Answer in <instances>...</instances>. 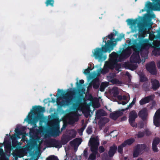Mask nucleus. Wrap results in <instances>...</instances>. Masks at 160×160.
Instances as JSON below:
<instances>
[{
	"label": "nucleus",
	"instance_id": "nucleus-29",
	"mask_svg": "<svg viewBox=\"0 0 160 160\" xmlns=\"http://www.w3.org/2000/svg\"><path fill=\"white\" fill-rule=\"evenodd\" d=\"M114 64L109 60V62H106L104 66L109 70V69H111L113 67V65Z\"/></svg>",
	"mask_w": 160,
	"mask_h": 160
},
{
	"label": "nucleus",
	"instance_id": "nucleus-60",
	"mask_svg": "<svg viewBox=\"0 0 160 160\" xmlns=\"http://www.w3.org/2000/svg\"><path fill=\"white\" fill-rule=\"evenodd\" d=\"M78 121V119H77V120L76 119L75 120L74 119H70L69 121V122H70V124H74L75 122V121Z\"/></svg>",
	"mask_w": 160,
	"mask_h": 160
},
{
	"label": "nucleus",
	"instance_id": "nucleus-2",
	"mask_svg": "<svg viewBox=\"0 0 160 160\" xmlns=\"http://www.w3.org/2000/svg\"><path fill=\"white\" fill-rule=\"evenodd\" d=\"M114 33H111L106 37V38H103V42L105 43L104 45L101 48H97L94 50L93 53V56L95 59H98L99 61H103L107 58L106 55L104 53H106L108 51L110 52L113 49V47L116 45L114 43V38L113 37L117 35V32L116 31L114 30Z\"/></svg>",
	"mask_w": 160,
	"mask_h": 160
},
{
	"label": "nucleus",
	"instance_id": "nucleus-20",
	"mask_svg": "<svg viewBox=\"0 0 160 160\" xmlns=\"http://www.w3.org/2000/svg\"><path fill=\"white\" fill-rule=\"evenodd\" d=\"M155 3L153 6V9L155 11H160V1L158 0H152Z\"/></svg>",
	"mask_w": 160,
	"mask_h": 160
},
{
	"label": "nucleus",
	"instance_id": "nucleus-44",
	"mask_svg": "<svg viewBox=\"0 0 160 160\" xmlns=\"http://www.w3.org/2000/svg\"><path fill=\"white\" fill-rule=\"evenodd\" d=\"M92 68L90 67H88V68L85 69L84 73L85 74H88L90 73V71L92 70Z\"/></svg>",
	"mask_w": 160,
	"mask_h": 160
},
{
	"label": "nucleus",
	"instance_id": "nucleus-14",
	"mask_svg": "<svg viewBox=\"0 0 160 160\" xmlns=\"http://www.w3.org/2000/svg\"><path fill=\"white\" fill-rule=\"evenodd\" d=\"M124 111H122V109L111 112L110 114L109 117L110 118L113 120H116L119 117L122 116L123 114V112Z\"/></svg>",
	"mask_w": 160,
	"mask_h": 160
},
{
	"label": "nucleus",
	"instance_id": "nucleus-32",
	"mask_svg": "<svg viewBox=\"0 0 160 160\" xmlns=\"http://www.w3.org/2000/svg\"><path fill=\"white\" fill-rule=\"evenodd\" d=\"M125 147L124 145H122V143L120 145L118 146L117 149L118 152L122 154L123 152V148Z\"/></svg>",
	"mask_w": 160,
	"mask_h": 160
},
{
	"label": "nucleus",
	"instance_id": "nucleus-64",
	"mask_svg": "<svg viewBox=\"0 0 160 160\" xmlns=\"http://www.w3.org/2000/svg\"><path fill=\"white\" fill-rule=\"evenodd\" d=\"M118 98V99L119 100H122V98L121 95H118V96L117 97Z\"/></svg>",
	"mask_w": 160,
	"mask_h": 160
},
{
	"label": "nucleus",
	"instance_id": "nucleus-37",
	"mask_svg": "<svg viewBox=\"0 0 160 160\" xmlns=\"http://www.w3.org/2000/svg\"><path fill=\"white\" fill-rule=\"evenodd\" d=\"M145 133L144 131H139L138 133L136 135V136L138 138H140L143 137Z\"/></svg>",
	"mask_w": 160,
	"mask_h": 160
},
{
	"label": "nucleus",
	"instance_id": "nucleus-31",
	"mask_svg": "<svg viewBox=\"0 0 160 160\" xmlns=\"http://www.w3.org/2000/svg\"><path fill=\"white\" fill-rule=\"evenodd\" d=\"M109 121V119L106 117L101 118L100 120V123L102 124H104Z\"/></svg>",
	"mask_w": 160,
	"mask_h": 160
},
{
	"label": "nucleus",
	"instance_id": "nucleus-34",
	"mask_svg": "<svg viewBox=\"0 0 160 160\" xmlns=\"http://www.w3.org/2000/svg\"><path fill=\"white\" fill-rule=\"evenodd\" d=\"M104 111L102 110H100L97 111L96 112V115L97 117H100L101 116H105L103 113V112Z\"/></svg>",
	"mask_w": 160,
	"mask_h": 160
},
{
	"label": "nucleus",
	"instance_id": "nucleus-53",
	"mask_svg": "<svg viewBox=\"0 0 160 160\" xmlns=\"http://www.w3.org/2000/svg\"><path fill=\"white\" fill-rule=\"evenodd\" d=\"M144 132L145 133V134L147 136H149L151 134V132L148 129L145 130Z\"/></svg>",
	"mask_w": 160,
	"mask_h": 160
},
{
	"label": "nucleus",
	"instance_id": "nucleus-11",
	"mask_svg": "<svg viewBox=\"0 0 160 160\" xmlns=\"http://www.w3.org/2000/svg\"><path fill=\"white\" fill-rule=\"evenodd\" d=\"M119 53H117L114 52H112L109 55L110 61L113 64H115L118 62H120Z\"/></svg>",
	"mask_w": 160,
	"mask_h": 160
},
{
	"label": "nucleus",
	"instance_id": "nucleus-27",
	"mask_svg": "<svg viewBox=\"0 0 160 160\" xmlns=\"http://www.w3.org/2000/svg\"><path fill=\"white\" fill-rule=\"evenodd\" d=\"M112 93L113 97L115 98L117 97L119 92L118 88L117 87H113L112 88Z\"/></svg>",
	"mask_w": 160,
	"mask_h": 160
},
{
	"label": "nucleus",
	"instance_id": "nucleus-12",
	"mask_svg": "<svg viewBox=\"0 0 160 160\" xmlns=\"http://www.w3.org/2000/svg\"><path fill=\"white\" fill-rule=\"evenodd\" d=\"M155 97V96L153 94L145 97L144 98H142L139 101V104L141 105H143L145 104L148 103L150 101H152Z\"/></svg>",
	"mask_w": 160,
	"mask_h": 160
},
{
	"label": "nucleus",
	"instance_id": "nucleus-50",
	"mask_svg": "<svg viewBox=\"0 0 160 160\" xmlns=\"http://www.w3.org/2000/svg\"><path fill=\"white\" fill-rule=\"evenodd\" d=\"M124 37V34H120L118 37L117 38L115 39V40L116 41H120Z\"/></svg>",
	"mask_w": 160,
	"mask_h": 160
},
{
	"label": "nucleus",
	"instance_id": "nucleus-7",
	"mask_svg": "<svg viewBox=\"0 0 160 160\" xmlns=\"http://www.w3.org/2000/svg\"><path fill=\"white\" fill-rule=\"evenodd\" d=\"M91 147V151L92 152L99 153L98 152L99 142L95 138H93L89 141Z\"/></svg>",
	"mask_w": 160,
	"mask_h": 160
},
{
	"label": "nucleus",
	"instance_id": "nucleus-28",
	"mask_svg": "<svg viewBox=\"0 0 160 160\" xmlns=\"http://www.w3.org/2000/svg\"><path fill=\"white\" fill-rule=\"evenodd\" d=\"M54 3V0H46L45 2V4L47 7L49 6H50L52 7H53Z\"/></svg>",
	"mask_w": 160,
	"mask_h": 160
},
{
	"label": "nucleus",
	"instance_id": "nucleus-33",
	"mask_svg": "<svg viewBox=\"0 0 160 160\" xmlns=\"http://www.w3.org/2000/svg\"><path fill=\"white\" fill-rule=\"evenodd\" d=\"M107 86V85L106 83L102 82L100 86L99 89V90L102 92H103L104 91L105 88Z\"/></svg>",
	"mask_w": 160,
	"mask_h": 160
},
{
	"label": "nucleus",
	"instance_id": "nucleus-18",
	"mask_svg": "<svg viewBox=\"0 0 160 160\" xmlns=\"http://www.w3.org/2000/svg\"><path fill=\"white\" fill-rule=\"evenodd\" d=\"M117 146L115 144H113L112 146L109 148V150L108 152V154L109 157H112L117 151Z\"/></svg>",
	"mask_w": 160,
	"mask_h": 160
},
{
	"label": "nucleus",
	"instance_id": "nucleus-4",
	"mask_svg": "<svg viewBox=\"0 0 160 160\" xmlns=\"http://www.w3.org/2000/svg\"><path fill=\"white\" fill-rule=\"evenodd\" d=\"M121 48L119 51V61L122 62L129 57L131 53V48L128 47L124 49V48Z\"/></svg>",
	"mask_w": 160,
	"mask_h": 160
},
{
	"label": "nucleus",
	"instance_id": "nucleus-9",
	"mask_svg": "<svg viewBox=\"0 0 160 160\" xmlns=\"http://www.w3.org/2000/svg\"><path fill=\"white\" fill-rule=\"evenodd\" d=\"M134 51L130 58V61L132 63H138L140 60L139 52L134 48H132Z\"/></svg>",
	"mask_w": 160,
	"mask_h": 160
},
{
	"label": "nucleus",
	"instance_id": "nucleus-51",
	"mask_svg": "<svg viewBox=\"0 0 160 160\" xmlns=\"http://www.w3.org/2000/svg\"><path fill=\"white\" fill-rule=\"evenodd\" d=\"M124 37V34H120L118 37L117 38L115 39V40L116 41H120Z\"/></svg>",
	"mask_w": 160,
	"mask_h": 160
},
{
	"label": "nucleus",
	"instance_id": "nucleus-23",
	"mask_svg": "<svg viewBox=\"0 0 160 160\" xmlns=\"http://www.w3.org/2000/svg\"><path fill=\"white\" fill-rule=\"evenodd\" d=\"M137 20H133L131 19H128L126 20L128 24L131 26H135L137 23Z\"/></svg>",
	"mask_w": 160,
	"mask_h": 160
},
{
	"label": "nucleus",
	"instance_id": "nucleus-26",
	"mask_svg": "<svg viewBox=\"0 0 160 160\" xmlns=\"http://www.w3.org/2000/svg\"><path fill=\"white\" fill-rule=\"evenodd\" d=\"M140 153H141L140 152L138 148L136 146L133 151V157L134 158L137 157Z\"/></svg>",
	"mask_w": 160,
	"mask_h": 160
},
{
	"label": "nucleus",
	"instance_id": "nucleus-30",
	"mask_svg": "<svg viewBox=\"0 0 160 160\" xmlns=\"http://www.w3.org/2000/svg\"><path fill=\"white\" fill-rule=\"evenodd\" d=\"M96 82V79H93L92 81L93 88L95 89L98 88L99 86V83H97Z\"/></svg>",
	"mask_w": 160,
	"mask_h": 160
},
{
	"label": "nucleus",
	"instance_id": "nucleus-62",
	"mask_svg": "<svg viewBox=\"0 0 160 160\" xmlns=\"http://www.w3.org/2000/svg\"><path fill=\"white\" fill-rule=\"evenodd\" d=\"M144 126V124L143 122H141L139 124V128H143Z\"/></svg>",
	"mask_w": 160,
	"mask_h": 160
},
{
	"label": "nucleus",
	"instance_id": "nucleus-19",
	"mask_svg": "<svg viewBox=\"0 0 160 160\" xmlns=\"http://www.w3.org/2000/svg\"><path fill=\"white\" fill-rule=\"evenodd\" d=\"M152 83V88L155 91L158 89L160 87L159 82L156 79H152L151 80Z\"/></svg>",
	"mask_w": 160,
	"mask_h": 160
},
{
	"label": "nucleus",
	"instance_id": "nucleus-48",
	"mask_svg": "<svg viewBox=\"0 0 160 160\" xmlns=\"http://www.w3.org/2000/svg\"><path fill=\"white\" fill-rule=\"evenodd\" d=\"M82 98H81L79 97L78 99V100L77 101V104L76 105V107L78 106V105H79L80 104H82Z\"/></svg>",
	"mask_w": 160,
	"mask_h": 160
},
{
	"label": "nucleus",
	"instance_id": "nucleus-3",
	"mask_svg": "<svg viewBox=\"0 0 160 160\" xmlns=\"http://www.w3.org/2000/svg\"><path fill=\"white\" fill-rule=\"evenodd\" d=\"M73 92L70 91L66 93H65L62 90L58 89L57 95L58 97L61 95L62 96L63 98L66 99L65 101H62L61 102L58 99H57L56 101L57 104L58 105L61 106L68 105L70 104L71 101L70 98H72Z\"/></svg>",
	"mask_w": 160,
	"mask_h": 160
},
{
	"label": "nucleus",
	"instance_id": "nucleus-43",
	"mask_svg": "<svg viewBox=\"0 0 160 160\" xmlns=\"http://www.w3.org/2000/svg\"><path fill=\"white\" fill-rule=\"evenodd\" d=\"M60 133L59 131V127H58V128H57L53 132V135L55 136H59V133Z\"/></svg>",
	"mask_w": 160,
	"mask_h": 160
},
{
	"label": "nucleus",
	"instance_id": "nucleus-54",
	"mask_svg": "<svg viewBox=\"0 0 160 160\" xmlns=\"http://www.w3.org/2000/svg\"><path fill=\"white\" fill-rule=\"evenodd\" d=\"M145 6L147 7L148 9H150L152 6V3L149 2L148 3L146 4Z\"/></svg>",
	"mask_w": 160,
	"mask_h": 160
},
{
	"label": "nucleus",
	"instance_id": "nucleus-39",
	"mask_svg": "<svg viewBox=\"0 0 160 160\" xmlns=\"http://www.w3.org/2000/svg\"><path fill=\"white\" fill-rule=\"evenodd\" d=\"M46 160H59L57 157L55 156H50L47 158Z\"/></svg>",
	"mask_w": 160,
	"mask_h": 160
},
{
	"label": "nucleus",
	"instance_id": "nucleus-38",
	"mask_svg": "<svg viewBox=\"0 0 160 160\" xmlns=\"http://www.w3.org/2000/svg\"><path fill=\"white\" fill-rule=\"evenodd\" d=\"M160 142V140L159 138H156L152 142V144L158 145Z\"/></svg>",
	"mask_w": 160,
	"mask_h": 160
},
{
	"label": "nucleus",
	"instance_id": "nucleus-45",
	"mask_svg": "<svg viewBox=\"0 0 160 160\" xmlns=\"http://www.w3.org/2000/svg\"><path fill=\"white\" fill-rule=\"evenodd\" d=\"M82 121L83 122L82 124V127L80 129V131L82 132L84 130L87 126L86 124H84V120H82Z\"/></svg>",
	"mask_w": 160,
	"mask_h": 160
},
{
	"label": "nucleus",
	"instance_id": "nucleus-41",
	"mask_svg": "<svg viewBox=\"0 0 160 160\" xmlns=\"http://www.w3.org/2000/svg\"><path fill=\"white\" fill-rule=\"evenodd\" d=\"M84 80L82 79L80 80H79V83H78V81H77L76 83L77 87L79 88L82 86V85L84 83Z\"/></svg>",
	"mask_w": 160,
	"mask_h": 160
},
{
	"label": "nucleus",
	"instance_id": "nucleus-55",
	"mask_svg": "<svg viewBox=\"0 0 160 160\" xmlns=\"http://www.w3.org/2000/svg\"><path fill=\"white\" fill-rule=\"evenodd\" d=\"M52 122L56 124H58L59 123V121H58V118H54L52 121Z\"/></svg>",
	"mask_w": 160,
	"mask_h": 160
},
{
	"label": "nucleus",
	"instance_id": "nucleus-56",
	"mask_svg": "<svg viewBox=\"0 0 160 160\" xmlns=\"http://www.w3.org/2000/svg\"><path fill=\"white\" fill-rule=\"evenodd\" d=\"M142 88L144 89H145V91H148L149 90V88L148 86V85L147 84H144L142 85Z\"/></svg>",
	"mask_w": 160,
	"mask_h": 160
},
{
	"label": "nucleus",
	"instance_id": "nucleus-13",
	"mask_svg": "<svg viewBox=\"0 0 160 160\" xmlns=\"http://www.w3.org/2000/svg\"><path fill=\"white\" fill-rule=\"evenodd\" d=\"M153 123L157 127L160 126V108L155 112L153 117Z\"/></svg>",
	"mask_w": 160,
	"mask_h": 160
},
{
	"label": "nucleus",
	"instance_id": "nucleus-16",
	"mask_svg": "<svg viewBox=\"0 0 160 160\" xmlns=\"http://www.w3.org/2000/svg\"><path fill=\"white\" fill-rule=\"evenodd\" d=\"M138 115L143 121L146 120L148 116V112L146 108H143L140 110L138 112Z\"/></svg>",
	"mask_w": 160,
	"mask_h": 160
},
{
	"label": "nucleus",
	"instance_id": "nucleus-59",
	"mask_svg": "<svg viewBox=\"0 0 160 160\" xmlns=\"http://www.w3.org/2000/svg\"><path fill=\"white\" fill-rule=\"evenodd\" d=\"M152 101V102L151 103V105L155 108L156 105V101L153 99L152 101Z\"/></svg>",
	"mask_w": 160,
	"mask_h": 160
},
{
	"label": "nucleus",
	"instance_id": "nucleus-15",
	"mask_svg": "<svg viewBox=\"0 0 160 160\" xmlns=\"http://www.w3.org/2000/svg\"><path fill=\"white\" fill-rule=\"evenodd\" d=\"M45 111L44 107L40 106H35L33 107V110H31V112H32L34 114H40L41 113H42Z\"/></svg>",
	"mask_w": 160,
	"mask_h": 160
},
{
	"label": "nucleus",
	"instance_id": "nucleus-1",
	"mask_svg": "<svg viewBox=\"0 0 160 160\" xmlns=\"http://www.w3.org/2000/svg\"><path fill=\"white\" fill-rule=\"evenodd\" d=\"M152 23H150L147 21H144L138 24V38L140 39L138 42L136 40L133 41L132 44L131 45L132 48H134L137 50L142 52L147 49L149 45V42L147 39H143L145 37L147 29L150 30L152 28Z\"/></svg>",
	"mask_w": 160,
	"mask_h": 160
},
{
	"label": "nucleus",
	"instance_id": "nucleus-5",
	"mask_svg": "<svg viewBox=\"0 0 160 160\" xmlns=\"http://www.w3.org/2000/svg\"><path fill=\"white\" fill-rule=\"evenodd\" d=\"M138 116L136 112L133 110L129 112L128 121L130 125L133 127H137V124L135 122V119Z\"/></svg>",
	"mask_w": 160,
	"mask_h": 160
},
{
	"label": "nucleus",
	"instance_id": "nucleus-8",
	"mask_svg": "<svg viewBox=\"0 0 160 160\" xmlns=\"http://www.w3.org/2000/svg\"><path fill=\"white\" fill-rule=\"evenodd\" d=\"M47 145L48 147H55L57 148H60L62 147V144L61 141L56 140L55 139H52L48 142Z\"/></svg>",
	"mask_w": 160,
	"mask_h": 160
},
{
	"label": "nucleus",
	"instance_id": "nucleus-42",
	"mask_svg": "<svg viewBox=\"0 0 160 160\" xmlns=\"http://www.w3.org/2000/svg\"><path fill=\"white\" fill-rule=\"evenodd\" d=\"M148 80V79L144 75H142L140 76V81L141 82H144Z\"/></svg>",
	"mask_w": 160,
	"mask_h": 160
},
{
	"label": "nucleus",
	"instance_id": "nucleus-58",
	"mask_svg": "<svg viewBox=\"0 0 160 160\" xmlns=\"http://www.w3.org/2000/svg\"><path fill=\"white\" fill-rule=\"evenodd\" d=\"M15 132L17 134L18 136L21 135L20 130L18 129H15Z\"/></svg>",
	"mask_w": 160,
	"mask_h": 160
},
{
	"label": "nucleus",
	"instance_id": "nucleus-40",
	"mask_svg": "<svg viewBox=\"0 0 160 160\" xmlns=\"http://www.w3.org/2000/svg\"><path fill=\"white\" fill-rule=\"evenodd\" d=\"M134 104L132 102L129 104L127 106V107L125 109H122V111H126L128 110L129 108H131Z\"/></svg>",
	"mask_w": 160,
	"mask_h": 160
},
{
	"label": "nucleus",
	"instance_id": "nucleus-35",
	"mask_svg": "<svg viewBox=\"0 0 160 160\" xmlns=\"http://www.w3.org/2000/svg\"><path fill=\"white\" fill-rule=\"evenodd\" d=\"M113 84H121L122 83L118 79L116 78L112 79L111 81Z\"/></svg>",
	"mask_w": 160,
	"mask_h": 160
},
{
	"label": "nucleus",
	"instance_id": "nucleus-46",
	"mask_svg": "<svg viewBox=\"0 0 160 160\" xmlns=\"http://www.w3.org/2000/svg\"><path fill=\"white\" fill-rule=\"evenodd\" d=\"M105 150V148L103 146H100L99 147L98 151L100 153H102L104 152Z\"/></svg>",
	"mask_w": 160,
	"mask_h": 160
},
{
	"label": "nucleus",
	"instance_id": "nucleus-24",
	"mask_svg": "<svg viewBox=\"0 0 160 160\" xmlns=\"http://www.w3.org/2000/svg\"><path fill=\"white\" fill-rule=\"evenodd\" d=\"M82 142V139L79 138H77L73 140L70 142V144L71 145H75L76 144H80Z\"/></svg>",
	"mask_w": 160,
	"mask_h": 160
},
{
	"label": "nucleus",
	"instance_id": "nucleus-49",
	"mask_svg": "<svg viewBox=\"0 0 160 160\" xmlns=\"http://www.w3.org/2000/svg\"><path fill=\"white\" fill-rule=\"evenodd\" d=\"M88 134H90L92 132V128L91 126H88L86 130Z\"/></svg>",
	"mask_w": 160,
	"mask_h": 160
},
{
	"label": "nucleus",
	"instance_id": "nucleus-57",
	"mask_svg": "<svg viewBox=\"0 0 160 160\" xmlns=\"http://www.w3.org/2000/svg\"><path fill=\"white\" fill-rule=\"evenodd\" d=\"M17 145V141H12V145L13 148H15L16 147Z\"/></svg>",
	"mask_w": 160,
	"mask_h": 160
},
{
	"label": "nucleus",
	"instance_id": "nucleus-6",
	"mask_svg": "<svg viewBox=\"0 0 160 160\" xmlns=\"http://www.w3.org/2000/svg\"><path fill=\"white\" fill-rule=\"evenodd\" d=\"M76 136V133L75 132L72 131L69 133V135H63L61 139V142L62 145L66 144L72 138H75Z\"/></svg>",
	"mask_w": 160,
	"mask_h": 160
},
{
	"label": "nucleus",
	"instance_id": "nucleus-21",
	"mask_svg": "<svg viewBox=\"0 0 160 160\" xmlns=\"http://www.w3.org/2000/svg\"><path fill=\"white\" fill-rule=\"evenodd\" d=\"M135 139L133 138H130L125 140L123 143L122 145L126 147L127 145H131L134 142Z\"/></svg>",
	"mask_w": 160,
	"mask_h": 160
},
{
	"label": "nucleus",
	"instance_id": "nucleus-10",
	"mask_svg": "<svg viewBox=\"0 0 160 160\" xmlns=\"http://www.w3.org/2000/svg\"><path fill=\"white\" fill-rule=\"evenodd\" d=\"M146 68L151 74L154 75L156 74V65L154 62H151L149 64L147 65Z\"/></svg>",
	"mask_w": 160,
	"mask_h": 160
},
{
	"label": "nucleus",
	"instance_id": "nucleus-25",
	"mask_svg": "<svg viewBox=\"0 0 160 160\" xmlns=\"http://www.w3.org/2000/svg\"><path fill=\"white\" fill-rule=\"evenodd\" d=\"M96 155L98 156V157L100 156L99 153L92 152L90 155L88 160H96Z\"/></svg>",
	"mask_w": 160,
	"mask_h": 160
},
{
	"label": "nucleus",
	"instance_id": "nucleus-63",
	"mask_svg": "<svg viewBox=\"0 0 160 160\" xmlns=\"http://www.w3.org/2000/svg\"><path fill=\"white\" fill-rule=\"evenodd\" d=\"M40 119V117L39 116H36L34 118V120L36 122H37L38 121V120Z\"/></svg>",
	"mask_w": 160,
	"mask_h": 160
},
{
	"label": "nucleus",
	"instance_id": "nucleus-61",
	"mask_svg": "<svg viewBox=\"0 0 160 160\" xmlns=\"http://www.w3.org/2000/svg\"><path fill=\"white\" fill-rule=\"evenodd\" d=\"M83 156L85 157H87L88 156V151L86 149H85L83 152Z\"/></svg>",
	"mask_w": 160,
	"mask_h": 160
},
{
	"label": "nucleus",
	"instance_id": "nucleus-22",
	"mask_svg": "<svg viewBox=\"0 0 160 160\" xmlns=\"http://www.w3.org/2000/svg\"><path fill=\"white\" fill-rule=\"evenodd\" d=\"M136 147L138 148L141 153L144 151L147 150L148 148L145 144H137Z\"/></svg>",
	"mask_w": 160,
	"mask_h": 160
},
{
	"label": "nucleus",
	"instance_id": "nucleus-17",
	"mask_svg": "<svg viewBox=\"0 0 160 160\" xmlns=\"http://www.w3.org/2000/svg\"><path fill=\"white\" fill-rule=\"evenodd\" d=\"M123 66L125 69H130L132 71L135 70L138 67L137 65H134L128 62H125L123 64Z\"/></svg>",
	"mask_w": 160,
	"mask_h": 160
},
{
	"label": "nucleus",
	"instance_id": "nucleus-52",
	"mask_svg": "<svg viewBox=\"0 0 160 160\" xmlns=\"http://www.w3.org/2000/svg\"><path fill=\"white\" fill-rule=\"evenodd\" d=\"M152 149L155 152L158 151V149L157 148V145L152 144Z\"/></svg>",
	"mask_w": 160,
	"mask_h": 160
},
{
	"label": "nucleus",
	"instance_id": "nucleus-36",
	"mask_svg": "<svg viewBox=\"0 0 160 160\" xmlns=\"http://www.w3.org/2000/svg\"><path fill=\"white\" fill-rule=\"evenodd\" d=\"M100 70L101 73L102 74H104L107 73L109 71V70L104 66L103 69H101Z\"/></svg>",
	"mask_w": 160,
	"mask_h": 160
},
{
	"label": "nucleus",
	"instance_id": "nucleus-47",
	"mask_svg": "<svg viewBox=\"0 0 160 160\" xmlns=\"http://www.w3.org/2000/svg\"><path fill=\"white\" fill-rule=\"evenodd\" d=\"M10 137V138L12 140V141H16V138L17 137L18 138V135L17 134H15L14 135H11L10 136L9 135Z\"/></svg>",
	"mask_w": 160,
	"mask_h": 160
}]
</instances>
